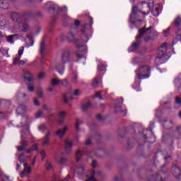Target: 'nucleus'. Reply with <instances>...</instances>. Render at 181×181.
<instances>
[{
	"mask_svg": "<svg viewBox=\"0 0 181 181\" xmlns=\"http://www.w3.org/2000/svg\"><path fill=\"white\" fill-rule=\"evenodd\" d=\"M105 67H107V66H105V64L104 63L100 62L98 65V71H99L100 73H101L103 71H105Z\"/></svg>",
	"mask_w": 181,
	"mask_h": 181,
	"instance_id": "nucleus-27",
	"label": "nucleus"
},
{
	"mask_svg": "<svg viewBox=\"0 0 181 181\" xmlns=\"http://www.w3.org/2000/svg\"><path fill=\"white\" fill-rule=\"evenodd\" d=\"M18 28L21 32H28L29 30V25L28 23H20L18 24Z\"/></svg>",
	"mask_w": 181,
	"mask_h": 181,
	"instance_id": "nucleus-19",
	"label": "nucleus"
},
{
	"mask_svg": "<svg viewBox=\"0 0 181 181\" xmlns=\"http://www.w3.org/2000/svg\"><path fill=\"white\" fill-rule=\"evenodd\" d=\"M85 145L86 146L91 145V141L90 139H87L86 141L85 142Z\"/></svg>",
	"mask_w": 181,
	"mask_h": 181,
	"instance_id": "nucleus-56",
	"label": "nucleus"
},
{
	"mask_svg": "<svg viewBox=\"0 0 181 181\" xmlns=\"http://www.w3.org/2000/svg\"><path fill=\"white\" fill-rule=\"evenodd\" d=\"M24 170L20 173L21 177H28L30 173H32V168L28 165V163H24Z\"/></svg>",
	"mask_w": 181,
	"mask_h": 181,
	"instance_id": "nucleus-8",
	"label": "nucleus"
},
{
	"mask_svg": "<svg viewBox=\"0 0 181 181\" xmlns=\"http://www.w3.org/2000/svg\"><path fill=\"white\" fill-rule=\"evenodd\" d=\"M169 32H170V27L168 28H167L165 30L163 31V35L165 37H167V36H169Z\"/></svg>",
	"mask_w": 181,
	"mask_h": 181,
	"instance_id": "nucleus-43",
	"label": "nucleus"
},
{
	"mask_svg": "<svg viewBox=\"0 0 181 181\" xmlns=\"http://www.w3.org/2000/svg\"><path fill=\"white\" fill-rule=\"evenodd\" d=\"M28 90L29 93H33V91H35V86H33V85L29 84L28 86Z\"/></svg>",
	"mask_w": 181,
	"mask_h": 181,
	"instance_id": "nucleus-41",
	"label": "nucleus"
},
{
	"mask_svg": "<svg viewBox=\"0 0 181 181\" xmlns=\"http://www.w3.org/2000/svg\"><path fill=\"white\" fill-rule=\"evenodd\" d=\"M94 177H95V176L99 177L101 176V175L103 174V173H101V171H94Z\"/></svg>",
	"mask_w": 181,
	"mask_h": 181,
	"instance_id": "nucleus-50",
	"label": "nucleus"
},
{
	"mask_svg": "<svg viewBox=\"0 0 181 181\" xmlns=\"http://www.w3.org/2000/svg\"><path fill=\"white\" fill-rule=\"evenodd\" d=\"M166 50H168V44L165 43L162 45L158 49V57H157V59H163L165 57V52H166Z\"/></svg>",
	"mask_w": 181,
	"mask_h": 181,
	"instance_id": "nucleus-9",
	"label": "nucleus"
},
{
	"mask_svg": "<svg viewBox=\"0 0 181 181\" xmlns=\"http://www.w3.org/2000/svg\"><path fill=\"white\" fill-rule=\"evenodd\" d=\"M73 95H76V96L80 95V90L76 89V90L74 91Z\"/></svg>",
	"mask_w": 181,
	"mask_h": 181,
	"instance_id": "nucleus-51",
	"label": "nucleus"
},
{
	"mask_svg": "<svg viewBox=\"0 0 181 181\" xmlns=\"http://www.w3.org/2000/svg\"><path fill=\"white\" fill-rule=\"evenodd\" d=\"M42 92H43V89L42 88V87L37 88V93H42Z\"/></svg>",
	"mask_w": 181,
	"mask_h": 181,
	"instance_id": "nucleus-61",
	"label": "nucleus"
},
{
	"mask_svg": "<svg viewBox=\"0 0 181 181\" xmlns=\"http://www.w3.org/2000/svg\"><path fill=\"white\" fill-rule=\"evenodd\" d=\"M40 155H41V160H45V158H46V151H45L44 150L40 151Z\"/></svg>",
	"mask_w": 181,
	"mask_h": 181,
	"instance_id": "nucleus-42",
	"label": "nucleus"
},
{
	"mask_svg": "<svg viewBox=\"0 0 181 181\" xmlns=\"http://www.w3.org/2000/svg\"><path fill=\"white\" fill-rule=\"evenodd\" d=\"M86 170V166L84 165L81 164L74 168V172L79 176H83L84 175Z\"/></svg>",
	"mask_w": 181,
	"mask_h": 181,
	"instance_id": "nucleus-11",
	"label": "nucleus"
},
{
	"mask_svg": "<svg viewBox=\"0 0 181 181\" xmlns=\"http://www.w3.org/2000/svg\"><path fill=\"white\" fill-rule=\"evenodd\" d=\"M46 166L47 170H52V169H53V165H52V163H47Z\"/></svg>",
	"mask_w": 181,
	"mask_h": 181,
	"instance_id": "nucleus-46",
	"label": "nucleus"
},
{
	"mask_svg": "<svg viewBox=\"0 0 181 181\" xmlns=\"http://www.w3.org/2000/svg\"><path fill=\"white\" fill-rule=\"evenodd\" d=\"M139 35L136 37V42L129 48V53L136 52V49L139 47V45H141L142 40H144V42H151L154 40L153 36L155 37L159 36L158 31L152 26L146 28V26L144 25L139 30Z\"/></svg>",
	"mask_w": 181,
	"mask_h": 181,
	"instance_id": "nucleus-1",
	"label": "nucleus"
},
{
	"mask_svg": "<svg viewBox=\"0 0 181 181\" xmlns=\"http://www.w3.org/2000/svg\"><path fill=\"white\" fill-rule=\"evenodd\" d=\"M73 148V141L69 139L65 140V152L66 153H70V149Z\"/></svg>",
	"mask_w": 181,
	"mask_h": 181,
	"instance_id": "nucleus-13",
	"label": "nucleus"
},
{
	"mask_svg": "<svg viewBox=\"0 0 181 181\" xmlns=\"http://www.w3.org/2000/svg\"><path fill=\"white\" fill-rule=\"evenodd\" d=\"M122 103H124V99H122V98H120L115 101V108L116 112H119V111H121V105H122Z\"/></svg>",
	"mask_w": 181,
	"mask_h": 181,
	"instance_id": "nucleus-15",
	"label": "nucleus"
},
{
	"mask_svg": "<svg viewBox=\"0 0 181 181\" xmlns=\"http://www.w3.org/2000/svg\"><path fill=\"white\" fill-rule=\"evenodd\" d=\"M0 8L1 9H9V2L6 0L0 1Z\"/></svg>",
	"mask_w": 181,
	"mask_h": 181,
	"instance_id": "nucleus-20",
	"label": "nucleus"
},
{
	"mask_svg": "<svg viewBox=\"0 0 181 181\" xmlns=\"http://www.w3.org/2000/svg\"><path fill=\"white\" fill-rule=\"evenodd\" d=\"M153 15L154 16H159V7H155V9L153 11Z\"/></svg>",
	"mask_w": 181,
	"mask_h": 181,
	"instance_id": "nucleus-38",
	"label": "nucleus"
},
{
	"mask_svg": "<svg viewBox=\"0 0 181 181\" xmlns=\"http://www.w3.org/2000/svg\"><path fill=\"white\" fill-rule=\"evenodd\" d=\"M26 159H28V157H26V156H25L23 153L20 154L18 156V160L21 163H23Z\"/></svg>",
	"mask_w": 181,
	"mask_h": 181,
	"instance_id": "nucleus-31",
	"label": "nucleus"
},
{
	"mask_svg": "<svg viewBox=\"0 0 181 181\" xmlns=\"http://www.w3.org/2000/svg\"><path fill=\"white\" fill-rule=\"evenodd\" d=\"M33 104L34 105H35V107H39V105H40V102L39 101V99H37V98H34Z\"/></svg>",
	"mask_w": 181,
	"mask_h": 181,
	"instance_id": "nucleus-39",
	"label": "nucleus"
},
{
	"mask_svg": "<svg viewBox=\"0 0 181 181\" xmlns=\"http://www.w3.org/2000/svg\"><path fill=\"white\" fill-rule=\"evenodd\" d=\"M11 19L13 22L18 23V25H19L20 23L22 22V16L19 15L18 13H11Z\"/></svg>",
	"mask_w": 181,
	"mask_h": 181,
	"instance_id": "nucleus-12",
	"label": "nucleus"
},
{
	"mask_svg": "<svg viewBox=\"0 0 181 181\" xmlns=\"http://www.w3.org/2000/svg\"><path fill=\"white\" fill-rule=\"evenodd\" d=\"M35 117L36 118H43V111L42 110H38L35 113Z\"/></svg>",
	"mask_w": 181,
	"mask_h": 181,
	"instance_id": "nucleus-35",
	"label": "nucleus"
},
{
	"mask_svg": "<svg viewBox=\"0 0 181 181\" xmlns=\"http://www.w3.org/2000/svg\"><path fill=\"white\" fill-rule=\"evenodd\" d=\"M42 110H45V111H48L49 107L47 106V105L46 104L42 105Z\"/></svg>",
	"mask_w": 181,
	"mask_h": 181,
	"instance_id": "nucleus-57",
	"label": "nucleus"
},
{
	"mask_svg": "<svg viewBox=\"0 0 181 181\" xmlns=\"http://www.w3.org/2000/svg\"><path fill=\"white\" fill-rule=\"evenodd\" d=\"M42 30V28H40V27H37L35 31L36 35H39V33H40Z\"/></svg>",
	"mask_w": 181,
	"mask_h": 181,
	"instance_id": "nucleus-58",
	"label": "nucleus"
},
{
	"mask_svg": "<svg viewBox=\"0 0 181 181\" xmlns=\"http://www.w3.org/2000/svg\"><path fill=\"white\" fill-rule=\"evenodd\" d=\"M66 160H67V158L62 157L60 158L59 163L61 165H63V163H66Z\"/></svg>",
	"mask_w": 181,
	"mask_h": 181,
	"instance_id": "nucleus-47",
	"label": "nucleus"
},
{
	"mask_svg": "<svg viewBox=\"0 0 181 181\" xmlns=\"http://www.w3.org/2000/svg\"><path fill=\"white\" fill-rule=\"evenodd\" d=\"M27 39H28V41L26 42L28 47H30L35 45V40H33L32 35H27Z\"/></svg>",
	"mask_w": 181,
	"mask_h": 181,
	"instance_id": "nucleus-22",
	"label": "nucleus"
},
{
	"mask_svg": "<svg viewBox=\"0 0 181 181\" xmlns=\"http://www.w3.org/2000/svg\"><path fill=\"white\" fill-rule=\"evenodd\" d=\"M91 107V103L88 102L86 104H84L82 105V110L83 111H86V110H88V108Z\"/></svg>",
	"mask_w": 181,
	"mask_h": 181,
	"instance_id": "nucleus-33",
	"label": "nucleus"
},
{
	"mask_svg": "<svg viewBox=\"0 0 181 181\" xmlns=\"http://www.w3.org/2000/svg\"><path fill=\"white\" fill-rule=\"evenodd\" d=\"M75 26H79L80 25V21L76 20L74 22Z\"/></svg>",
	"mask_w": 181,
	"mask_h": 181,
	"instance_id": "nucleus-62",
	"label": "nucleus"
},
{
	"mask_svg": "<svg viewBox=\"0 0 181 181\" xmlns=\"http://www.w3.org/2000/svg\"><path fill=\"white\" fill-rule=\"evenodd\" d=\"M76 37V35L73 33L72 32L69 33L67 35L68 40H73Z\"/></svg>",
	"mask_w": 181,
	"mask_h": 181,
	"instance_id": "nucleus-37",
	"label": "nucleus"
},
{
	"mask_svg": "<svg viewBox=\"0 0 181 181\" xmlns=\"http://www.w3.org/2000/svg\"><path fill=\"white\" fill-rule=\"evenodd\" d=\"M142 15H149V11L147 13H142L139 9H138V7L133 6L132 14L130 15V22L133 25H137L138 22H142L141 20H136L137 18H139L142 16Z\"/></svg>",
	"mask_w": 181,
	"mask_h": 181,
	"instance_id": "nucleus-5",
	"label": "nucleus"
},
{
	"mask_svg": "<svg viewBox=\"0 0 181 181\" xmlns=\"http://www.w3.org/2000/svg\"><path fill=\"white\" fill-rule=\"evenodd\" d=\"M58 115H59V118L63 119L64 118L66 117V115H67V112H66V111H60V112H59Z\"/></svg>",
	"mask_w": 181,
	"mask_h": 181,
	"instance_id": "nucleus-34",
	"label": "nucleus"
},
{
	"mask_svg": "<svg viewBox=\"0 0 181 181\" xmlns=\"http://www.w3.org/2000/svg\"><path fill=\"white\" fill-rule=\"evenodd\" d=\"M76 46L78 49V52H76L77 57H78V59H83V60H86V58H84V55L80 53H87V46L79 45H77Z\"/></svg>",
	"mask_w": 181,
	"mask_h": 181,
	"instance_id": "nucleus-7",
	"label": "nucleus"
},
{
	"mask_svg": "<svg viewBox=\"0 0 181 181\" xmlns=\"http://www.w3.org/2000/svg\"><path fill=\"white\" fill-rule=\"evenodd\" d=\"M60 84V80L58 78H54L51 80V86L52 87H56V86H59Z\"/></svg>",
	"mask_w": 181,
	"mask_h": 181,
	"instance_id": "nucleus-29",
	"label": "nucleus"
},
{
	"mask_svg": "<svg viewBox=\"0 0 181 181\" xmlns=\"http://www.w3.org/2000/svg\"><path fill=\"white\" fill-rule=\"evenodd\" d=\"M135 73L139 80H145L151 77V68L148 65L141 66L135 71Z\"/></svg>",
	"mask_w": 181,
	"mask_h": 181,
	"instance_id": "nucleus-4",
	"label": "nucleus"
},
{
	"mask_svg": "<svg viewBox=\"0 0 181 181\" xmlns=\"http://www.w3.org/2000/svg\"><path fill=\"white\" fill-rule=\"evenodd\" d=\"M76 162H80V159H81V152L79 151H77L76 152Z\"/></svg>",
	"mask_w": 181,
	"mask_h": 181,
	"instance_id": "nucleus-36",
	"label": "nucleus"
},
{
	"mask_svg": "<svg viewBox=\"0 0 181 181\" xmlns=\"http://www.w3.org/2000/svg\"><path fill=\"white\" fill-rule=\"evenodd\" d=\"M102 83H103V81H101V77L98 76L97 78H95L93 79L92 86L93 87H98V86H100V84H101Z\"/></svg>",
	"mask_w": 181,
	"mask_h": 181,
	"instance_id": "nucleus-21",
	"label": "nucleus"
},
{
	"mask_svg": "<svg viewBox=\"0 0 181 181\" xmlns=\"http://www.w3.org/2000/svg\"><path fill=\"white\" fill-rule=\"evenodd\" d=\"M38 78L40 80H43V78H45V73L41 72L38 74Z\"/></svg>",
	"mask_w": 181,
	"mask_h": 181,
	"instance_id": "nucleus-48",
	"label": "nucleus"
},
{
	"mask_svg": "<svg viewBox=\"0 0 181 181\" xmlns=\"http://www.w3.org/2000/svg\"><path fill=\"white\" fill-rule=\"evenodd\" d=\"M175 103H176V104H181V99L179 96H176Z\"/></svg>",
	"mask_w": 181,
	"mask_h": 181,
	"instance_id": "nucleus-52",
	"label": "nucleus"
},
{
	"mask_svg": "<svg viewBox=\"0 0 181 181\" xmlns=\"http://www.w3.org/2000/svg\"><path fill=\"white\" fill-rule=\"evenodd\" d=\"M175 85L177 86L178 90H181V75L176 78L175 81Z\"/></svg>",
	"mask_w": 181,
	"mask_h": 181,
	"instance_id": "nucleus-26",
	"label": "nucleus"
},
{
	"mask_svg": "<svg viewBox=\"0 0 181 181\" xmlns=\"http://www.w3.org/2000/svg\"><path fill=\"white\" fill-rule=\"evenodd\" d=\"M176 34L181 37V29H178Z\"/></svg>",
	"mask_w": 181,
	"mask_h": 181,
	"instance_id": "nucleus-63",
	"label": "nucleus"
},
{
	"mask_svg": "<svg viewBox=\"0 0 181 181\" xmlns=\"http://www.w3.org/2000/svg\"><path fill=\"white\" fill-rule=\"evenodd\" d=\"M22 76L23 78H24L25 81H28V83H30L34 80L33 74H32L29 70L23 69Z\"/></svg>",
	"mask_w": 181,
	"mask_h": 181,
	"instance_id": "nucleus-6",
	"label": "nucleus"
},
{
	"mask_svg": "<svg viewBox=\"0 0 181 181\" xmlns=\"http://www.w3.org/2000/svg\"><path fill=\"white\" fill-rule=\"evenodd\" d=\"M90 37L91 36L87 35V32L85 30H82V40L84 43H87Z\"/></svg>",
	"mask_w": 181,
	"mask_h": 181,
	"instance_id": "nucleus-23",
	"label": "nucleus"
},
{
	"mask_svg": "<svg viewBox=\"0 0 181 181\" xmlns=\"http://www.w3.org/2000/svg\"><path fill=\"white\" fill-rule=\"evenodd\" d=\"M47 90L49 91V93H53L54 91V88H53L52 86H49L47 88Z\"/></svg>",
	"mask_w": 181,
	"mask_h": 181,
	"instance_id": "nucleus-55",
	"label": "nucleus"
},
{
	"mask_svg": "<svg viewBox=\"0 0 181 181\" xmlns=\"http://www.w3.org/2000/svg\"><path fill=\"white\" fill-rule=\"evenodd\" d=\"M38 129L40 132H45L47 129V127L45 124H42L38 126Z\"/></svg>",
	"mask_w": 181,
	"mask_h": 181,
	"instance_id": "nucleus-32",
	"label": "nucleus"
},
{
	"mask_svg": "<svg viewBox=\"0 0 181 181\" xmlns=\"http://www.w3.org/2000/svg\"><path fill=\"white\" fill-rule=\"evenodd\" d=\"M75 127L76 131H80V122H78V120L76 121Z\"/></svg>",
	"mask_w": 181,
	"mask_h": 181,
	"instance_id": "nucleus-49",
	"label": "nucleus"
},
{
	"mask_svg": "<svg viewBox=\"0 0 181 181\" xmlns=\"http://www.w3.org/2000/svg\"><path fill=\"white\" fill-rule=\"evenodd\" d=\"M172 173L175 176V177H179L181 175L180 168L177 165H173L172 167Z\"/></svg>",
	"mask_w": 181,
	"mask_h": 181,
	"instance_id": "nucleus-16",
	"label": "nucleus"
},
{
	"mask_svg": "<svg viewBox=\"0 0 181 181\" xmlns=\"http://www.w3.org/2000/svg\"><path fill=\"white\" fill-rule=\"evenodd\" d=\"M146 132H147V135L151 134V135H152V136H153V132H152L151 129L146 130Z\"/></svg>",
	"mask_w": 181,
	"mask_h": 181,
	"instance_id": "nucleus-59",
	"label": "nucleus"
},
{
	"mask_svg": "<svg viewBox=\"0 0 181 181\" xmlns=\"http://www.w3.org/2000/svg\"><path fill=\"white\" fill-rule=\"evenodd\" d=\"M70 59V52L69 51H66L62 54V60L60 62L59 60L55 59L52 63L51 67L52 69H54L60 76H63L64 74L65 68L64 65L67 62H69Z\"/></svg>",
	"mask_w": 181,
	"mask_h": 181,
	"instance_id": "nucleus-3",
	"label": "nucleus"
},
{
	"mask_svg": "<svg viewBox=\"0 0 181 181\" xmlns=\"http://www.w3.org/2000/svg\"><path fill=\"white\" fill-rule=\"evenodd\" d=\"M50 136H52V132H47L41 140L42 146H47L48 145H50Z\"/></svg>",
	"mask_w": 181,
	"mask_h": 181,
	"instance_id": "nucleus-10",
	"label": "nucleus"
},
{
	"mask_svg": "<svg viewBox=\"0 0 181 181\" xmlns=\"http://www.w3.org/2000/svg\"><path fill=\"white\" fill-rule=\"evenodd\" d=\"M78 80V76L77 75H75L73 78H72V83L74 84H76L77 83Z\"/></svg>",
	"mask_w": 181,
	"mask_h": 181,
	"instance_id": "nucleus-44",
	"label": "nucleus"
},
{
	"mask_svg": "<svg viewBox=\"0 0 181 181\" xmlns=\"http://www.w3.org/2000/svg\"><path fill=\"white\" fill-rule=\"evenodd\" d=\"M94 97L98 98L99 100H103V96H101V92L96 93Z\"/></svg>",
	"mask_w": 181,
	"mask_h": 181,
	"instance_id": "nucleus-45",
	"label": "nucleus"
},
{
	"mask_svg": "<svg viewBox=\"0 0 181 181\" xmlns=\"http://www.w3.org/2000/svg\"><path fill=\"white\" fill-rule=\"evenodd\" d=\"M8 25H9V23L6 22L5 18H0V28H1V29H5Z\"/></svg>",
	"mask_w": 181,
	"mask_h": 181,
	"instance_id": "nucleus-25",
	"label": "nucleus"
},
{
	"mask_svg": "<svg viewBox=\"0 0 181 181\" xmlns=\"http://www.w3.org/2000/svg\"><path fill=\"white\" fill-rule=\"evenodd\" d=\"M60 11H62L64 12V13H67V6H64V7H62V8H60Z\"/></svg>",
	"mask_w": 181,
	"mask_h": 181,
	"instance_id": "nucleus-53",
	"label": "nucleus"
},
{
	"mask_svg": "<svg viewBox=\"0 0 181 181\" xmlns=\"http://www.w3.org/2000/svg\"><path fill=\"white\" fill-rule=\"evenodd\" d=\"M59 84L63 87H67V86H69V80L67 78L59 80Z\"/></svg>",
	"mask_w": 181,
	"mask_h": 181,
	"instance_id": "nucleus-30",
	"label": "nucleus"
},
{
	"mask_svg": "<svg viewBox=\"0 0 181 181\" xmlns=\"http://www.w3.org/2000/svg\"><path fill=\"white\" fill-rule=\"evenodd\" d=\"M29 116L24 115L22 116L21 122H20V127H23L24 129H25L27 132L28 136L25 135V132H23L21 134L22 140L21 141V146H17V150L18 152H22V151H25L26 149V147L28 145V140L26 139H31L32 142H33V139H35V137L33 136L30 135L29 133Z\"/></svg>",
	"mask_w": 181,
	"mask_h": 181,
	"instance_id": "nucleus-2",
	"label": "nucleus"
},
{
	"mask_svg": "<svg viewBox=\"0 0 181 181\" xmlns=\"http://www.w3.org/2000/svg\"><path fill=\"white\" fill-rule=\"evenodd\" d=\"M174 22H175V26H179V25H180V23H181L180 17H177L175 19Z\"/></svg>",
	"mask_w": 181,
	"mask_h": 181,
	"instance_id": "nucleus-40",
	"label": "nucleus"
},
{
	"mask_svg": "<svg viewBox=\"0 0 181 181\" xmlns=\"http://www.w3.org/2000/svg\"><path fill=\"white\" fill-rule=\"evenodd\" d=\"M32 151H37V144H34L31 148Z\"/></svg>",
	"mask_w": 181,
	"mask_h": 181,
	"instance_id": "nucleus-54",
	"label": "nucleus"
},
{
	"mask_svg": "<svg viewBox=\"0 0 181 181\" xmlns=\"http://www.w3.org/2000/svg\"><path fill=\"white\" fill-rule=\"evenodd\" d=\"M19 39V35L18 34L11 35L6 37V40L8 43H15V40Z\"/></svg>",
	"mask_w": 181,
	"mask_h": 181,
	"instance_id": "nucleus-18",
	"label": "nucleus"
},
{
	"mask_svg": "<svg viewBox=\"0 0 181 181\" xmlns=\"http://www.w3.org/2000/svg\"><path fill=\"white\" fill-rule=\"evenodd\" d=\"M92 166L93 168H97V162L95 160H92Z\"/></svg>",
	"mask_w": 181,
	"mask_h": 181,
	"instance_id": "nucleus-60",
	"label": "nucleus"
},
{
	"mask_svg": "<svg viewBox=\"0 0 181 181\" xmlns=\"http://www.w3.org/2000/svg\"><path fill=\"white\" fill-rule=\"evenodd\" d=\"M66 131H69V127H67V126H65L63 129H58L56 132V135H57V136H59V138H63Z\"/></svg>",
	"mask_w": 181,
	"mask_h": 181,
	"instance_id": "nucleus-17",
	"label": "nucleus"
},
{
	"mask_svg": "<svg viewBox=\"0 0 181 181\" xmlns=\"http://www.w3.org/2000/svg\"><path fill=\"white\" fill-rule=\"evenodd\" d=\"M25 49L24 47H21L20 49L18 50V56L14 58L13 59V64H19V60H21V57H22V54H23V50Z\"/></svg>",
	"mask_w": 181,
	"mask_h": 181,
	"instance_id": "nucleus-14",
	"label": "nucleus"
},
{
	"mask_svg": "<svg viewBox=\"0 0 181 181\" xmlns=\"http://www.w3.org/2000/svg\"><path fill=\"white\" fill-rule=\"evenodd\" d=\"M27 110L26 106H25L24 105H20L16 110V113L17 114H23V112Z\"/></svg>",
	"mask_w": 181,
	"mask_h": 181,
	"instance_id": "nucleus-24",
	"label": "nucleus"
},
{
	"mask_svg": "<svg viewBox=\"0 0 181 181\" xmlns=\"http://www.w3.org/2000/svg\"><path fill=\"white\" fill-rule=\"evenodd\" d=\"M45 49L46 47L45 46V42L42 41L40 45V54H41V56H43V54H45Z\"/></svg>",
	"mask_w": 181,
	"mask_h": 181,
	"instance_id": "nucleus-28",
	"label": "nucleus"
},
{
	"mask_svg": "<svg viewBox=\"0 0 181 181\" xmlns=\"http://www.w3.org/2000/svg\"><path fill=\"white\" fill-rule=\"evenodd\" d=\"M70 179V175H68L62 181H68Z\"/></svg>",
	"mask_w": 181,
	"mask_h": 181,
	"instance_id": "nucleus-64",
	"label": "nucleus"
}]
</instances>
